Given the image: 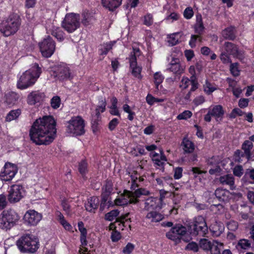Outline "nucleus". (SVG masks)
<instances>
[{
	"label": "nucleus",
	"instance_id": "7c9ffc66",
	"mask_svg": "<svg viewBox=\"0 0 254 254\" xmlns=\"http://www.w3.org/2000/svg\"><path fill=\"white\" fill-rule=\"evenodd\" d=\"M51 34L59 41H63L64 39V33L60 27L53 26L51 29Z\"/></svg>",
	"mask_w": 254,
	"mask_h": 254
},
{
	"label": "nucleus",
	"instance_id": "b1692460",
	"mask_svg": "<svg viewBox=\"0 0 254 254\" xmlns=\"http://www.w3.org/2000/svg\"><path fill=\"white\" fill-rule=\"evenodd\" d=\"M253 148V142L249 140H245L242 144V150L244 151V154L245 155L246 158L249 160L252 156V150Z\"/></svg>",
	"mask_w": 254,
	"mask_h": 254
},
{
	"label": "nucleus",
	"instance_id": "e433bc0d",
	"mask_svg": "<svg viewBox=\"0 0 254 254\" xmlns=\"http://www.w3.org/2000/svg\"><path fill=\"white\" fill-rule=\"evenodd\" d=\"M82 23L87 26L90 24L92 19V16L87 11H84L82 14Z\"/></svg>",
	"mask_w": 254,
	"mask_h": 254
},
{
	"label": "nucleus",
	"instance_id": "09e8293b",
	"mask_svg": "<svg viewBox=\"0 0 254 254\" xmlns=\"http://www.w3.org/2000/svg\"><path fill=\"white\" fill-rule=\"evenodd\" d=\"M228 193L225 190L217 189L215 190V194L219 200H224L226 193Z\"/></svg>",
	"mask_w": 254,
	"mask_h": 254
},
{
	"label": "nucleus",
	"instance_id": "1a4fd4ad",
	"mask_svg": "<svg viewBox=\"0 0 254 254\" xmlns=\"http://www.w3.org/2000/svg\"><path fill=\"white\" fill-rule=\"evenodd\" d=\"M80 16L78 14L69 13L62 22V27L67 32L72 33L80 26Z\"/></svg>",
	"mask_w": 254,
	"mask_h": 254
},
{
	"label": "nucleus",
	"instance_id": "4be33fe9",
	"mask_svg": "<svg viewBox=\"0 0 254 254\" xmlns=\"http://www.w3.org/2000/svg\"><path fill=\"white\" fill-rule=\"evenodd\" d=\"M224 226L223 223L215 222L209 227V230L212 235L214 237L220 236L224 231Z\"/></svg>",
	"mask_w": 254,
	"mask_h": 254
},
{
	"label": "nucleus",
	"instance_id": "052dcab7",
	"mask_svg": "<svg viewBox=\"0 0 254 254\" xmlns=\"http://www.w3.org/2000/svg\"><path fill=\"white\" fill-rule=\"evenodd\" d=\"M197 39L199 41H201V38L200 36V35L197 34L191 35L190 40L189 42V45L191 48H193L195 46V42Z\"/></svg>",
	"mask_w": 254,
	"mask_h": 254
},
{
	"label": "nucleus",
	"instance_id": "f3484780",
	"mask_svg": "<svg viewBox=\"0 0 254 254\" xmlns=\"http://www.w3.org/2000/svg\"><path fill=\"white\" fill-rule=\"evenodd\" d=\"M186 65L180 62L178 59H173L167 70L176 76H180L184 73Z\"/></svg>",
	"mask_w": 254,
	"mask_h": 254
},
{
	"label": "nucleus",
	"instance_id": "6e6d98bb",
	"mask_svg": "<svg viewBox=\"0 0 254 254\" xmlns=\"http://www.w3.org/2000/svg\"><path fill=\"white\" fill-rule=\"evenodd\" d=\"M180 17V14L178 13L173 12L168 15L166 18L165 20L167 21H171V22L174 21L178 20Z\"/></svg>",
	"mask_w": 254,
	"mask_h": 254
},
{
	"label": "nucleus",
	"instance_id": "393cba45",
	"mask_svg": "<svg viewBox=\"0 0 254 254\" xmlns=\"http://www.w3.org/2000/svg\"><path fill=\"white\" fill-rule=\"evenodd\" d=\"M122 0H102L103 5L110 10H114L122 3Z\"/></svg>",
	"mask_w": 254,
	"mask_h": 254
},
{
	"label": "nucleus",
	"instance_id": "7ed1b4c3",
	"mask_svg": "<svg viewBox=\"0 0 254 254\" xmlns=\"http://www.w3.org/2000/svg\"><path fill=\"white\" fill-rule=\"evenodd\" d=\"M149 194L148 190L144 189H138L134 192L125 190L124 193L119 194L115 200L117 205L122 206L128 203H136L138 201V198L141 195H147Z\"/></svg>",
	"mask_w": 254,
	"mask_h": 254
},
{
	"label": "nucleus",
	"instance_id": "e2e57ef3",
	"mask_svg": "<svg viewBox=\"0 0 254 254\" xmlns=\"http://www.w3.org/2000/svg\"><path fill=\"white\" fill-rule=\"evenodd\" d=\"M227 53L223 52L221 53L220 58L223 64H228L231 62L230 58Z\"/></svg>",
	"mask_w": 254,
	"mask_h": 254
},
{
	"label": "nucleus",
	"instance_id": "338daca9",
	"mask_svg": "<svg viewBox=\"0 0 254 254\" xmlns=\"http://www.w3.org/2000/svg\"><path fill=\"white\" fill-rule=\"evenodd\" d=\"M111 238L113 242H117L121 239V235L120 232L116 230H113Z\"/></svg>",
	"mask_w": 254,
	"mask_h": 254
},
{
	"label": "nucleus",
	"instance_id": "6e6552de",
	"mask_svg": "<svg viewBox=\"0 0 254 254\" xmlns=\"http://www.w3.org/2000/svg\"><path fill=\"white\" fill-rule=\"evenodd\" d=\"M189 227L191 233L195 236L203 237L208 233L206 222L202 216L194 217Z\"/></svg>",
	"mask_w": 254,
	"mask_h": 254
},
{
	"label": "nucleus",
	"instance_id": "5701e85b",
	"mask_svg": "<svg viewBox=\"0 0 254 254\" xmlns=\"http://www.w3.org/2000/svg\"><path fill=\"white\" fill-rule=\"evenodd\" d=\"M181 146L185 153H191L195 149L194 143L187 137L183 138Z\"/></svg>",
	"mask_w": 254,
	"mask_h": 254
},
{
	"label": "nucleus",
	"instance_id": "680f3d73",
	"mask_svg": "<svg viewBox=\"0 0 254 254\" xmlns=\"http://www.w3.org/2000/svg\"><path fill=\"white\" fill-rule=\"evenodd\" d=\"M193 15V11L191 7L186 8L184 11V16L187 19H190Z\"/></svg>",
	"mask_w": 254,
	"mask_h": 254
},
{
	"label": "nucleus",
	"instance_id": "37998d69",
	"mask_svg": "<svg viewBox=\"0 0 254 254\" xmlns=\"http://www.w3.org/2000/svg\"><path fill=\"white\" fill-rule=\"evenodd\" d=\"M190 81V78L189 79L186 76H183L180 81L179 87L182 89H187L189 86Z\"/></svg>",
	"mask_w": 254,
	"mask_h": 254
},
{
	"label": "nucleus",
	"instance_id": "0e129e2a",
	"mask_svg": "<svg viewBox=\"0 0 254 254\" xmlns=\"http://www.w3.org/2000/svg\"><path fill=\"white\" fill-rule=\"evenodd\" d=\"M186 249L192 251L194 252H197L198 251V247L196 243L191 242L187 245Z\"/></svg>",
	"mask_w": 254,
	"mask_h": 254
},
{
	"label": "nucleus",
	"instance_id": "de8ad7c7",
	"mask_svg": "<svg viewBox=\"0 0 254 254\" xmlns=\"http://www.w3.org/2000/svg\"><path fill=\"white\" fill-rule=\"evenodd\" d=\"M233 173L235 176L240 178L244 174V169L241 165H236L233 169Z\"/></svg>",
	"mask_w": 254,
	"mask_h": 254
},
{
	"label": "nucleus",
	"instance_id": "13d9d810",
	"mask_svg": "<svg viewBox=\"0 0 254 254\" xmlns=\"http://www.w3.org/2000/svg\"><path fill=\"white\" fill-rule=\"evenodd\" d=\"M228 229L232 231H235L238 228V223L234 220H230L227 224Z\"/></svg>",
	"mask_w": 254,
	"mask_h": 254
},
{
	"label": "nucleus",
	"instance_id": "dca6fc26",
	"mask_svg": "<svg viewBox=\"0 0 254 254\" xmlns=\"http://www.w3.org/2000/svg\"><path fill=\"white\" fill-rule=\"evenodd\" d=\"M42 215L34 210H29L25 214L23 219L31 225H36L41 220Z\"/></svg>",
	"mask_w": 254,
	"mask_h": 254
},
{
	"label": "nucleus",
	"instance_id": "bf43d9fd",
	"mask_svg": "<svg viewBox=\"0 0 254 254\" xmlns=\"http://www.w3.org/2000/svg\"><path fill=\"white\" fill-rule=\"evenodd\" d=\"M134 245L130 243H128L123 250V253L124 254H130L133 251Z\"/></svg>",
	"mask_w": 254,
	"mask_h": 254
},
{
	"label": "nucleus",
	"instance_id": "bb28decb",
	"mask_svg": "<svg viewBox=\"0 0 254 254\" xmlns=\"http://www.w3.org/2000/svg\"><path fill=\"white\" fill-rule=\"evenodd\" d=\"M146 218L149 219L151 222H158L161 221L164 218V216L156 211L151 210L146 214Z\"/></svg>",
	"mask_w": 254,
	"mask_h": 254
},
{
	"label": "nucleus",
	"instance_id": "72a5a7b5",
	"mask_svg": "<svg viewBox=\"0 0 254 254\" xmlns=\"http://www.w3.org/2000/svg\"><path fill=\"white\" fill-rule=\"evenodd\" d=\"M21 114V111L19 109L11 110L7 115L5 118V121L11 122L12 120L16 119Z\"/></svg>",
	"mask_w": 254,
	"mask_h": 254
},
{
	"label": "nucleus",
	"instance_id": "c756f323",
	"mask_svg": "<svg viewBox=\"0 0 254 254\" xmlns=\"http://www.w3.org/2000/svg\"><path fill=\"white\" fill-rule=\"evenodd\" d=\"M223 37L227 39L233 40L236 37V32L234 27H229L224 30L222 33Z\"/></svg>",
	"mask_w": 254,
	"mask_h": 254
},
{
	"label": "nucleus",
	"instance_id": "2eb2a0df",
	"mask_svg": "<svg viewBox=\"0 0 254 254\" xmlns=\"http://www.w3.org/2000/svg\"><path fill=\"white\" fill-rule=\"evenodd\" d=\"M224 114L223 107L221 105H217L214 106H211L208 109V113L204 116V121L207 122L211 121V117H214L216 120L222 118Z\"/></svg>",
	"mask_w": 254,
	"mask_h": 254
},
{
	"label": "nucleus",
	"instance_id": "3c124183",
	"mask_svg": "<svg viewBox=\"0 0 254 254\" xmlns=\"http://www.w3.org/2000/svg\"><path fill=\"white\" fill-rule=\"evenodd\" d=\"M231 73L234 76H238L240 74V70L238 68V64L237 63L231 64L230 67Z\"/></svg>",
	"mask_w": 254,
	"mask_h": 254
},
{
	"label": "nucleus",
	"instance_id": "774afa93",
	"mask_svg": "<svg viewBox=\"0 0 254 254\" xmlns=\"http://www.w3.org/2000/svg\"><path fill=\"white\" fill-rule=\"evenodd\" d=\"M205 101V97L202 95H199L193 100V102L196 106H198L203 104Z\"/></svg>",
	"mask_w": 254,
	"mask_h": 254
},
{
	"label": "nucleus",
	"instance_id": "79ce46f5",
	"mask_svg": "<svg viewBox=\"0 0 254 254\" xmlns=\"http://www.w3.org/2000/svg\"><path fill=\"white\" fill-rule=\"evenodd\" d=\"M123 109L125 112L128 114L127 119L130 121H132L135 116V113L131 111L129 106L127 104H124L123 106Z\"/></svg>",
	"mask_w": 254,
	"mask_h": 254
},
{
	"label": "nucleus",
	"instance_id": "412c9836",
	"mask_svg": "<svg viewBox=\"0 0 254 254\" xmlns=\"http://www.w3.org/2000/svg\"><path fill=\"white\" fill-rule=\"evenodd\" d=\"M219 181L222 185L229 186L232 190H235L236 188L235 178L232 174H226L220 177Z\"/></svg>",
	"mask_w": 254,
	"mask_h": 254
},
{
	"label": "nucleus",
	"instance_id": "a18cd8bd",
	"mask_svg": "<svg viewBox=\"0 0 254 254\" xmlns=\"http://www.w3.org/2000/svg\"><path fill=\"white\" fill-rule=\"evenodd\" d=\"M251 244L248 240L247 239H241L240 240L238 244L237 247H240L242 249H247L251 247Z\"/></svg>",
	"mask_w": 254,
	"mask_h": 254
},
{
	"label": "nucleus",
	"instance_id": "c9c22d12",
	"mask_svg": "<svg viewBox=\"0 0 254 254\" xmlns=\"http://www.w3.org/2000/svg\"><path fill=\"white\" fill-rule=\"evenodd\" d=\"M17 95L15 92H9L5 95V102L8 105L14 104L17 99Z\"/></svg>",
	"mask_w": 254,
	"mask_h": 254
},
{
	"label": "nucleus",
	"instance_id": "4c0bfd02",
	"mask_svg": "<svg viewBox=\"0 0 254 254\" xmlns=\"http://www.w3.org/2000/svg\"><path fill=\"white\" fill-rule=\"evenodd\" d=\"M194 28L196 34L200 35L202 33L204 27L201 16H200L199 17H197L196 23L195 24Z\"/></svg>",
	"mask_w": 254,
	"mask_h": 254
},
{
	"label": "nucleus",
	"instance_id": "a19ab883",
	"mask_svg": "<svg viewBox=\"0 0 254 254\" xmlns=\"http://www.w3.org/2000/svg\"><path fill=\"white\" fill-rule=\"evenodd\" d=\"M164 79V76L159 72H157L154 74V81L156 87L158 89L159 85L162 82Z\"/></svg>",
	"mask_w": 254,
	"mask_h": 254
},
{
	"label": "nucleus",
	"instance_id": "ea45409f",
	"mask_svg": "<svg viewBox=\"0 0 254 254\" xmlns=\"http://www.w3.org/2000/svg\"><path fill=\"white\" fill-rule=\"evenodd\" d=\"M119 213L118 210H113L105 214V219L106 220L112 221L119 215Z\"/></svg>",
	"mask_w": 254,
	"mask_h": 254
},
{
	"label": "nucleus",
	"instance_id": "603ef678",
	"mask_svg": "<svg viewBox=\"0 0 254 254\" xmlns=\"http://www.w3.org/2000/svg\"><path fill=\"white\" fill-rule=\"evenodd\" d=\"M146 100L147 103L150 105H152L156 102H162L164 101L163 99L155 98L151 95H148L146 98Z\"/></svg>",
	"mask_w": 254,
	"mask_h": 254
},
{
	"label": "nucleus",
	"instance_id": "9d476101",
	"mask_svg": "<svg viewBox=\"0 0 254 254\" xmlns=\"http://www.w3.org/2000/svg\"><path fill=\"white\" fill-rule=\"evenodd\" d=\"M39 46L42 56L45 58L50 57L54 54L56 48L55 42L50 36L40 42Z\"/></svg>",
	"mask_w": 254,
	"mask_h": 254
},
{
	"label": "nucleus",
	"instance_id": "864d4df0",
	"mask_svg": "<svg viewBox=\"0 0 254 254\" xmlns=\"http://www.w3.org/2000/svg\"><path fill=\"white\" fill-rule=\"evenodd\" d=\"M153 23L152 14L148 13L144 16L143 24L147 26L151 25Z\"/></svg>",
	"mask_w": 254,
	"mask_h": 254
},
{
	"label": "nucleus",
	"instance_id": "5fc2aeb1",
	"mask_svg": "<svg viewBox=\"0 0 254 254\" xmlns=\"http://www.w3.org/2000/svg\"><path fill=\"white\" fill-rule=\"evenodd\" d=\"M78 170L81 174L84 175L87 172V163L85 161H82L79 164Z\"/></svg>",
	"mask_w": 254,
	"mask_h": 254
},
{
	"label": "nucleus",
	"instance_id": "c85d7f7f",
	"mask_svg": "<svg viewBox=\"0 0 254 254\" xmlns=\"http://www.w3.org/2000/svg\"><path fill=\"white\" fill-rule=\"evenodd\" d=\"M130 177L131 180L130 189L132 190H134L138 187V185L137 184L138 182H142L144 180L142 178L140 177L136 172L135 171L131 174Z\"/></svg>",
	"mask_w": 254,
	"mask_h": 254
},
{
	"label": "nucleus",
	"instance_id": "39448f33",
	"mask_svg": "<svg viewBox=\"0 0 254 254\" xmlns=\"http://www.w3.org/2000/svg\"><path fill=\"white\" fill-rule=\"evenodd\" d=\"M16 245L21 252L34 253L38 249L39 243L35 236L26 234L17 241Z\"/></svg>",
	"mask_w": 254,
	"mask_h": 254
},
{
	"label": "nucleus",
	"instance_id": "58836bf2",
	"mask_svg": "<svg viewBox=\"0 0 254 254\" xmlns=\"http://www.w3.org/2000/svg\"><path fill=\"white\" fill-rule=\"evenodd\" d=\"M167 161V159L165 155L161 153L160 159L157 160L155 157L154 158V164L158 166L161 167V169L162 170V171H164V165L165 162Z\"/></svg>",
	"mask_w": 254,
	"mask_h": 254
},
{
	"label": "nucleus",
	"instance_id": "4468645a",
	"mask_svg": "<svg viewBox=\"0 0 254 254\" xmlns=\"http://www.w3.org/2000/svg\"><path fill=\"white\" fill-rule=\"evenodd\" d=\"M17 172V168L14 164L7 162L0 173V180L2 181H10Z\"/></svg>",
	"mask_w": 254,
	"mask_h": 254
},
{
	"label": "nucleus",
	"instance_id": "f03ea898",
	"mask_svg": "<svg viewBox=\"0 0 254 254\" xmlns=\"http://www.w3.org/2000/svg\"><path fill=\"white\" fill-rule=\"evenodd\" d=\"M41 72V68L38 64H35L30 69L20 76L17 82V87L23 90L32 86L39 77Z\"/></svg>",
	"mask_w": 254,
	"mask_h": 254
},
{
	"label": "nucleus",
	"instance_id": "aec40b11",
	"mask_svg": "<svg viewBox=\"0 0 254 254\" xmlns=\"http://www.w3.org/2000/svg\"><path fill=\"white\" fill-rule=\"evenodd\" d=\"M99 199L97 196H92L89 198L85 203V209L90 212L95 213L98 208Z\"/></svg>",
	"mask_w": 254,
	"mask_h": 254
},
{
	"label": "nucleus",
	"instance_id": "69168bd1",
	"mask_svg": "<svg viewBox=\"0 0 254 254\" xmlns=\"http://www.w3.org/2000/svg\"><path fill=\"white\" fill-rule=\"evenodd\" d=\"M7 204V201L5 195L0 194V210L3 209Z\"/></svg>",
	"mask_w": 254,
	"mask_h": 254
},
{
	"label": "nucleus",
	"instance_id": "a211bd4d",
	"mask_svg": "<svg viewBox=\"0 0 254 254\" xmlns=\"http://www.w3.org/2000/svg\"><path fill=\"white\" fill-rule=\"evenodd\" d=\"M45 94L40 91H33L27 96V103L29 105H34L41 102L44 99Z\"/></svg>",
	"mask_w": 254,
	"mask_h": 254
},
{
	"label": "nucleus",
	"instance_id": "20e7f679",
	"mask_svg": "<svg viewBox=\"0 0 254 254\" xmlns=\"http://www.w3.org/2000/svg\"><path fill=\"white\" fill-rule=\"evenodd\" d=\"M21 25L20 17L16 14L10 15L0 23V32L5 37L14 34Z\"/></svg>",
	"mask_w": 254,
	"mask_h": 254
},
{
	"label": "nucleus",
	"instance_id": "f704fd0d",
	"mask_svg": "<svg viewBox=\"0 0 254 254\" xmlns=\"http://www.w3.org/2000/svg\"><path fill=\"white\" fill-rule=\"evenodd\" d=\"M213 244L206 239H201L199 241L200 248L205 251H209Z\"/></svg>",
	"mask_w": 254,
	"mask_h": 254
},
{
	"label": "nucleus",
	"instance_id": "ddd939ff",
	"mask_svg": "<svg viewBox=\"0 0 254 254\" xmlns=\"http://www.w3.org/2000/svg\"><path fill=\"white\" fill-rule=\"evenodd\" d=\"M187 229L185 227L178 225L173 227L166 234L167 238L178 243L182 237L186 234Z\"/></svg>",
	"mask_w": 254,
	"mask_h": 254
},
{
	"label": "nucleus",
	"instance_id": "c03bdc74",
	"mask_svg": "<svg viewBox=\"0 0 254 254\" xmlns=\"http://www.w3.org/2000/svg\"><path fill=\"white\" fill-rule=\"evenodd\" d=\"M113 191V184L111 181H107L102 188V193L111 194Z\"/></svg>",
	"mask_w": 254,
	"mask_h": 254
},
{
	"label": "nucleus",
	"instance_id": "4d7b16f0",
	"mask_svg": "<svg viewBox=\"0 0 254 254\" xmlns=\"http://www.w3.org/2000/svg\"><path fill=\"white\" fill-rule=\"evenodd\" d=\"M192 116V113L190 111H185L177 116L178 120H187L190 118Z\"/></svg>",
	"mask_w": 254,
	"mask_h": 254
},
{
	"label": "nucleus",
	"instance_id": "6ab92c4d",
	"mask_svg": "<svg viewBox=\"0 0 254 254\" xmlns=\"http://www.w3.org/2000/svg\"><path fill=\"white\" fill-rule=\"evenodd\" d=\"M56 76L60 80L69 79L71 77V72L68 66L66 65H60L56 71Z\"/></svg>",
	"mask_w": 254,
	"mask_h": 254
},
{
	"label": "nucleus",
	"instance_id": "f8f14e48",
	"mask_svg": "<svg viewBox=\"0 0 254 254\" xmlns=\"http://www.w3.org/2000/svg\"><path fill=\"white\" fill-rule=\"evenodd\" d=\"M25 195V190L22 186L13 185L8 191V200L10 203L19 201Z\"/></svg>",
	"mask_w": 254,
	"mask_h": 254
},
{
	"label": "nucleus",
	"instance_id": "8fccbe9b",
	"mask_svg": "<svg viewBox=\"0 0 254 254\" xmlns=\"http://www.w3.org/2000/svg\"><path fill=\"white\" fill-rule=\"evenodd\" d=\"M106 106V102L105 100H102L100 102V105L98 106L96 109V114L97 117L100 116L101 113H103L105 111Z\"/></svg>",
	"mask_w": 254,
	"mask_h": 254
},
{
	"label": "nucleus",
	"instance_id": "a878e982",
	"mask_svg": "<svg viewBox=\"0 0 254 254\" xmlns=\"http://www.w3.org/2000/svg\"><path fill=\"white\" fill-rule=\"evenodd\" d=\"M225 51L229 55L237 56L239 55L238 48L236 45L231 42H225L224 44Z\"/></svg>",
	"mask_w": 254,
	"mask_h": 254
},
{
	"label": "nucleus",
	"instance_id": "473e14b6",
	"mask_svg": "<svg viewBox=\"0 0 254 254\" xmlns=\"http://www.w3.org/2000/svg\"><path fill=\"white\" fill-rule=\"evenodd\" d=\"M181 37V33L176 32L170 35L168 37V42L171 46L177 45Z\"/></svg>",
	"mask_w": 254,
	"mask_h": 254
},
{
	"label": "nucleus",
	"instance_id": "423d86ee",
	"mask_svg": "<svg viewBox=\"0 0 254 254\" xmlns=\"http://www.w3.org/2000/svg\"><path fill=\"white\" fill-rule=\"evenodd\" d=\"M19 219V215L14 209L4 210L0 214V228L9 230L16 224Z\"/></svg>",
	"mask_w": 254,
	"mask_h": 254
},
{
	"label": "nucleus",
	"instance_id": "49530a36",
	"mask_svg": "<svg viewBox=\"0 0 254 254\" xmlns=\"http://www.w3.org/2000/svg\"><path fill=\"white\" fill-rule=\"evenodd\" d=\"M61 99L58 96H54L51 100V107L55 109H58L61 105Z\"/></svg>",
	"mask_w": 254,
	"mask_h": 254
},
{
	"label": "nucleus",
	"instance_id": "9b49d317",
	"mask_svg": "<svg viewBox=\"0 0 254 254\" xmlns=\"http://www.w3.org/2000/svg\"><path fill=\"white\" fill-rule=\"evenodd\" d=\"M140 55V51L139 49L138 48H133L132 52L130 53L128 58L131 73L138 79H141L142 78L141 75V67L137 65L136 62L137 57H138Z\"/></svg>",
	"mask_w": 254,
	"mask_h": 254
},
{
	"label": "nucleus",
	"instance_id": "2f4dec72",
	"mask_svg": "<svg viewBox=\"0 0 254 254\" xmlns=\"http://www.w3.org/2000/svg\"><path fill=\"white\" fill-rule=\"evenodd\" d=\"M203 87L204 92L207 95H210L217 89V86L214 83L210 82L208 80H205Z\"/></svg>",
	"mask_w": 254,
	"mask_h": 254
},
{
	"label": "nucleus",
	"instance_id": "0eeeda50",
	"mask_svg": "<svg viewBox=\"0 0 254 254\" xmlns=\"http://www.w3.org/2000/svg\"><path fill=\"white\" fill-rule=\"evenodd\" d=\"M66 132L70 135H81L85 132V124L80 116L72 117L68 122Z\"/></svg>",
	"mask_w": 254,
	"mask_h": 254
},
{
	"label": "nucleus",
	"instance_id": "cd10ccee",
	"mask_svg": "<svg viewBox=\"0 0 254 254\" xmlns=\"http://www.w3.org/2000/svg\"><path fill=\"white\" fill-rule=\"evenodd\" d=\"M158 199L154 197H149L147 198L144 202V207L143 210L146 211H151L156 208L157 206L156 201Z\"/></svg>",
	"mask_w": 254,
	"mask_h": 254
},
{
	"label": "nucleus",
	"instance_id": "f257e3e1",
	"mask_svg": "<svg viewBox=\"0 0 254 254\" xmlns=\"http://www.w3.org/2000/svg\"><path fill=\"white\" fill-rule=\"evenodd\" d=\"M56 121L51 116L37 119L29 131L31 140L37 145H49L56 136Z\"/></svg>",
	"mask_w": 254,
	"mask_h": 254
}]
</instances>
